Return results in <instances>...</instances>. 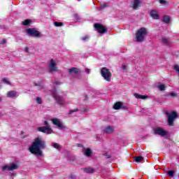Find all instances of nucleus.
Wrapping results in <instances>:
<instances>
[{"label":"nucleus","instance_id":"f257e3e1","mask_svg":"<svg viewBox=\"0 0 179 179\" xmlns=\"http://www.w3.org/2000/svg\"><path fill=\"white\" fill-rule=\"evenodd\" d=\"M41 149H45V142L40 137H37L29 147V152L36 156H41L43 155Z\"/></svg>","mask_w":179,"mask_h":179},{"label":"nucleus","instance_id":"f03ea898","mask_svg":"<svg viewBox=\"0 0 179 179\" xmlns=\"http://www.w3.org/2000/svg\"><path fill=\"white\" fill-rule=\"evenodd\" d=\"M148 36V29L142 27L138 30L136 34V40L138 43H143L145 38Z\"/></svg>","mask_w":179,"mask_h":179},{"label":"nucleus","instance_id":"7ed1b4c3","mask_svg":"<svg viewBox=\"0 0 179 179\" xmlns=\"http://www.w3.org/2000/svg\"><path fill=\"white\" fill-rule=\"evenodd\" d=\"M101 75L103 77L105 80L107 82H111V77L113 76V74L111 73V71H110V69L106 67H103L101 69Z\"/></svg>","mask_w":179,"mask_h":179},{"label":"nucleus","instance_id":"20e7f679","mask_svg":"<svg viewBox=\"0 0 179 179\" xmlns=\"http://www.w3.org/2000/svg\"><path fill=\"white\" fill-rule=\"evenodd\" d=\"M168 117V124L170 127H173L174 125V120L178 117V114L176 111H172L171 113H166Z\"/></svg>","mask_w":179,"mask_h":179},{"label":"nucleus","instance_id":"39448f33","mask_svg":"<svg viewBox=\"0 0 179 179\" xmlns=\"http://www.w3.org/2000/svg\"><path fill=\"white\" fill-rule=\"evenodd\" d=\"M45 127H41L38 128V131L40 132H43V134H52V129H51V126L48 124L47 121L44 122Z\"/></svg>","mask_w":179,"mask_h":179},{"label":"nucleus","instance_id":"423d86ee","mask_svg":"<svg viewBox=\"0 0 179 179\" xmlns=\"http://www.w3.org/2000/svg\"><path fill=\"white\" fill-rule=\"evenodd\" d=\"M27 33L29 36H31L32 37H41L43 36L40 31H37L34 28H29L27 29Z\"/></svg>","mask_w":179,"mask_h":179},{"label":"nucleus","instance_id":"0eeeda50","mask_svg":"<svg viewBox=\"0 0 179 179\" xmlns=\"http://www.w3.org/2000/svg\"><path fill=\"white\" fill-rule=\"evenodd\" d=\"M94 29H96V31H98V33H100L101 34H104V33H107V28L101 25V24H94Z\"/></svg>","mask_w":179,"mask_h":179},{"label":"nucleus","instance_id":"6e6552de","mask_svg":"<svg viewBox=\"0 0 179 179\" xmlns=\"http://www.w3.org/2000/svg\"><path fill=\"white\" fill-rule=\"evenodd\" d=\"M49 71L50 72H57L58 67H57V63L52 59L49 63Z\"/></svg>","mask_w":179,"mask_h":179},{"label":"nucleus","instance_id":"1a4fd4ad","mask_svg":"<svg viewBox=\"0 0 179 179\" xmlns=\"http://www.w3.org/2000/svg\"><path fill=\"white\" fill-rule=\"evenodd\" d=\"M17 169H19V166L17 165V164H11L10 166L5 165L2 167L3 171H5V170L12 171L13 170H17Z\"/></svg>","mask_w":179,"mask_h":179},{"label":"nucleus","instance_id":"9d476101","mask_svg":"<svg viewBox=\"0 0 179 179\" xmlns=\"http://www.w3.org/2000/svg\"><path fill=\"white\" fill-rule=\"evenodd\" d=\"M154 134L155 135H159V136H166V135H167V131L162 127H157L154 129Z\"/></svg>","mask_w":179,"mask_h":179},{"label":"nucleus","instance_id":"9b49d317","mask_svg":"<svg viewBox=\"0 0 179 179\" xmlns=\"http://www.w3.org/2000/svg\"><path fill=\"white\" fill-rule=\"evenodd\" d=\"M68 72L70 73L71 75H73L74 78H78V75L80 74V71H79V69L76 67L69 69Z\"/></svg>","mask_w":179,"mask_h":179},{"label":"nucleus","instance_id":"f8f14e48","mask_svg":"<svg viewBox=\"0 0 179 179\" xmlns=\"http://www.w3.org/2000/svg\"><path fill=\"white\" fill-rule=\"evenodd\" d=\"M53 97L55 99L57 104H59L60 106L64 105V98L59 96L57 92H53Z\"/></svg>","mask_w":179,"mask_h":179},{"label":"nucleus","instance_id":"ddd939ff","mask_svg":"<svg viewBox=\"0 0 179 179\" xmlns=\"http://www.w3.org/2000/svg\"><path fill=\"white\" fill-rule=\"evenodd\" d=\"M52 124H54V125H57V127H58L59 129H64V128H65V126L62 125V123H61V121H59V120L57 118H53L52 120Z\"/></svg>","mask_w":179,"mask_h":179},{"label":"nucleus","instance_id":"4468645a","mask_svg":"<svg viewBox=\"0 0 179 179\" xmlns=\"http://www.w3.org/2000/svg\"><path fill=\"white\" fill-rule=\"evenodd\" d=\"M141 3H142V1L141 0H134V1L132 3V6L131 8H133V9H138V8H139V6H141Z\"/></svg>","mask_w":179,"mask_h":179},{"label":"nucleus","instance_id":"2eb2a0df","mask_svg":"<svg viewBox=\"0 0 179 179\" xmlns=\"http://www.w3.org/2000/svg\"><path fill=\"white\" fill-rule=\"evenodd\" d=\"M114 127L109 125L103 129V132L105 134H113V132H114Z\"/></svg>","mask_w":179,"mask_h":179},{"label":"nucleus","instance_id":"dca6fc26","mask_svg":"<svg viewBox=\"0 0 179 179\" xmlns=\"http://www.w3.org/2000/svg\"><path fill=\"white\" fill-rule=\"evenodd\" d=\"M7 97H17V92L16 91H9L7 92Z\"/></svg>","mask_w":179,"mask_h":179},{"label":"nucleus","instance_id":"f3484780","mask_svg":"<svg viewBox=\"0 0 179 179\" xmlns=\"http://www.w3.org/2000/svg\"><path fill=\"white\" fill-rule=\"evenodd\" d=\"M150 16H152L153 19H159V13L156 10H152L150 12Z\"/></svg>","mask_w":179,"mask_h":179},{"label":"nucleus","instance_id":"a211bd4d","mask_svg":"<svg viewBox=\"0 0 179 179\" xmlns=\"http://www.w3.org/2000/svg\"><path fill=\"white\" fill-rule=\"evenodd\" d=\"M134 96L136 99H142L143 100H145V99H149V96H145V95H141L138 93L134 94Z\"/></svg>","mask_w":179,"mask_h":179},{"label":"nucleus","instance_id":"6ab92c4d","mask_svg":"<svg viewBox=\"0 0 179 179\" xmlns=\"http://www.w3.org/2000/svg\"><path fill=\"white\" fill-rule=\"evenodd\" d=\"M84 154L87 157L92 156V150L90 148H84Z\"/></svg>","mask_w":179,"mask_h":179},{"label":"nucleus","instance_id":"aec40b11","mask_svg":"<svg viewBox=\"0 0 179 179\" xmlns=\"http://www.w3.org/2000/svg\"><path fill=\"white\" fill-rule=\"evenodd\" d=\"M122 106V102H116L114 106V110H121V107Z\"/></svg>","mask_w":179,"mask_h":179},{"label":"nucleus","instance_id":"412c9836","mask_svg":"<svg viewBox=\"0 0 179 179\" xmlns=\"http://www.w3.org/2000/svg\"><path fill=\"white\" fill-rule=\"evenodd\" d=\"M162 43H163L166 45H169L171 43L170 38H166V37H162Z\"/></svg>","mask_w":179,"mask_h":179},{"label":"nucleus","instance_id":"4be33fe9","mask_svg":"<svg viewBox=\"0 0 179 179\" xmlns=\"http://www.w3.org/2000/svg\"><path fill=\"white\" fill-rule=\"evenodd\" d=\"M83 171H85V173H94V169H93V168H84Z\"/></svg>","mask_w":179,"mask_h":179},{"label":"nucleus","instance_id":"5701e85b","mask_svg":"<svg viewBox=\"0 0 179 179\" xmlns=\"http://www.w3.org/2000/svg\"><path fill=\"white\" fill-rule=\"evenodd\" d=\"M22 24L24 26H30L31 24V20H25L22 22Z\"/></svg>","mask_w":179,"mask_h":179},{"label":"nucleus","instance_id":"b1692460","mask_svg":"<svg viewBox=\"0 0 179 179\" xmlns=\"http://www.w3.org/2000/svg\"><path fill=\"white\" fill-rule=\"evenodd\" d=\"M164 23H170V16L169 15H165L163 17V20H162Z\"/></svg>","mask_w":179,"mask_h":179},{"label":"nucleus","instance_id":"393cba45","mask_svg":"<svg viewBox=\"0 0 179 179\" xmlns=\"http://www.w3.org/2000/svg\"><path fill=\"white\" fill-rule=\"evenodd\" d=\"M134 160L137 163H141V162H143V157H134Z\"/></svg>","mask_w":179,"mask_h":179},{"label":"nucleus","instance_id":"a878e982","mask_svg":"<svg viewBox=\"0 0 179 179\" xmlns=\"http://www.w3.org/2000/svg\"><path fill=\"white\" fill-rule=\"evenodd\" d=\"M52 146H53V148H55L57 150H61V145H59L57 143H53Z\"/></svg>","mask_w":179,"mask_h":179},{"label":"nucleus","instance_id":"bb28decb","mask_svg":"<svg viewBox=\"0 0 179 179\" xmlns=\"http://www.w3.org/2000/svg\"><path fill=\"white\" fill-rule=\"evenodd\" d=\"M158 89H159V90H161V92H163V91L166 90V85H164V84L159 85L158 86Z\"/></svg>","mask_w":179,"mask_h":179},{"label":"nucleus","instance_id":"cd10ccee","mask_svg":"<svg viewBox=\"0 0 179 179\" xmlns=\"http://www.w3.org/2000/svg\"><path fill=\"white\" fill-rule=\"evenodd\" d=\"M54 24L56 27H61V26H64V23L58 22H55Z\"/></svg>","mask_w":179,"mask_h":179},{"label":"nucleus","instance_id":"c85d7f7f","mask_svg":"<svg viewBox=\"0 0 179 179\" xmlns=\"http://www.w3.org/2000/svg\"><path fill=\"white\" fill-rule=\"evenodd\" d=\"M167 174L169 177H174V171H168Z\"/></svg>","mask_w":179,"mask_h":179},{"label":"nucleus","instance_id":"c756f323","mask_svg":"<svg viewBox=\"0 0 179 179\" xmlns=\"http://www.w3.org/2000/svg\"><path fill=\"white\" fill-rule=\"evenodd\" d=\"M36 101H37L38 104H42V103H43V101H42L41 98H40V97L36 98Z\"/></svg>","mask_w":179,"mask_h":179},{"label":"nucleus","instance_id":"7c9ffc66","mask_svg":"<svg viewBox=\"0 0 179 179\" xmlns=\"http://www.w3.org/2000/svg\"><path fill=\"white\" fill-rule=\"evenodd\" d=\"M2 80L4 83H6V85H10V83L9 82V80H8V79L3 78Z\"/></svg>","mask_w":179,"mask_h":179},{"label":"nucleus","instance_id":"2f4dec72","mask_svg":"<svg viewBox=\"0 0 179 179\" xmlns=\"http://www.w3.org/2000/svg\"><path fill=\"white\" fill-rule=\"evenodd\" d=\"M77 111H79V109L76 108L73 110H70V112L69 113V114H72V113H77Z\"/></svg>","mask_w":179,"mask_h":179},{"label":"nucleus","instance_id":"473e14b6","mask_svg":"<svg viewBox=\"0 0 179 179\" xmlns=\"http://www.w3.org/2000/svg\"><path fill=\"white\" fill-rule=\"evenodd\" d=\"M103 156H106V159H111V155H107V153L102 154Z\"/></svg>","mask_w":179,"mask_h":179},{"label":"nucleus","instance_id":"72a5a7b5","mask_svg":"<svg viewBox=\"0 0 179 179\" xmlns=\"http://www.w3.org/2000/svg\"><path fill=\"white\" fill-rule=\"evenodd\" d=\"M120 108H122L123 110H127V108H128V107H127V106L124 105V104L122 103V106L120 107Z\"/></svg>","mask_w":179,"mask_h":179},{"label":"nucleus","instance_id":"f704fd0d","mask_svg":"<svg viewBox=\"0 0 179 179\" xmlns=\"http://www.w3.org/2000/svg\"><path fill=\"white\" fill-rule=\"evenodd\" d=\"M88 38H89V36H86L83 38V41H86V40H88Z\"/></svg>","mask_w":179,"mask_h":179},{"label":"nucleus","instance_id":"c9c22d12","mask_svg":"<svg viewBox=\"0 0 179 179\" xmlns=\"http://www.w3.org/2000/svg\"><path fill=\"white\" fill-rule=\"evenodd\" d=\"M159 3H166V0H159Z\"/></svg>","mask_w":179,"mask_h":179},{"label":"nucleus","instance_id":"e433bc0d","mask_svg":"<svg viewBox=\"0 0 179 179\" xmlns=\"http://www.w3.org/2000/svg\"><path fill=\"white\" fill-rule=\"evenodd\" d=\"M101 8H107V3L101 4Z\"/></svg>","mask_w":179,"mask_h":179},{"label":"nucleus","instance_id":"4c0bfd02","mask_svg":"<svg viewBox=\"0 0 179 179\" xmlns=\"http://www.w3.org/2000/svg\"><path fill=\"white\" fill-rule=\"evenodd\" d=\"M170 95L172 96L173 97H175V96H177V94H176V93L174 92H171Z\"/></svg>","mask_w":179,"mask_h":179},{"label":"nucleus","instance_id":"58836bf2","mask_svg":"<svg viewBox=\"0 0 179 179\" xmlns=\"http://www.w3.org/2000/svg\"><path fill=\"white\" fill-rule=\"evenodd\" d=\"M1 44H6V39H3L1 41Z\"/></svg>","mask_w":179,"mask_h":179},{"label":"nucleus","instance_id":"ea45409f","mask_svg":"<svg viewBox=\"0 0 179 179\" xmlns=\"http://www.w3.org/2000/svg\"><path fill=\"white\" fill-rule=\"evenodd\" d=\"M38 89V90H41L44 89V87L43 85H39Z\"/></svg>","mask_w":179,"mask_h":179},{"label":"nucleus","instance_id":"a19ab883","mask_svg":"<svg viewBox=\"0 0 179 179\" xmlns=\"http://www.w3.org/2000/svg\"><path fill=\"white\" fill-rule=\"evenodd\" d=\"M85 72H86L87 73H90V69H85Z\"/></svg>","mask_w":179,"mask_h":179},{"label":"nucleus","instance_id":"79ce46f5","mask_svg":"<svg viewBox=\"0 0 179 179\" xmlns=\"http://www.w3.org/2000/svg\"><path fill=\"white\" fill-rule=\"evenodd\" d=\"M25 52H29V48H25Z\"/></svg>","mask_w":179,"mask_h":179},{"label":"nucleus","instance_id":"37998d69","mask_svg":"<svg viewBox=\"0 0 179 179\" xmlns=\"http://www.w3.org/2000/svg\"><path fill=\"white\" fill-rule=\"evenodd\" d=\"M122 68V69H127V66L123 65Z\"/></svg>","mask_w":179,"mask_h":179},{"label":"nucleus","instance_id":"c03bdc74","mask_svg":"<svg viewBox=\"0 0 179 179\" xmlns=\"http://www.w3.org/2000/svg\"><path fill=\"white\" fill-rule=\"evenodd\" d=\"M34 86H38V84H36V83H35V84H34Z\"/></svg>","mask_w":179,"mask_h":179},{"label":"nucleus","instance_id":"a18cd8bd","mask_svg":"<svg viewBox=\"0 0 179 179\" xmlns=\"http://www.w3.org/2000/svg\"><path fill=\"white\" fill-rule=\"evenodd\" d=\"M0 101H1V98H0Z\"/></svg>","mask_w":179,"mask_h":179}]
</instances>
